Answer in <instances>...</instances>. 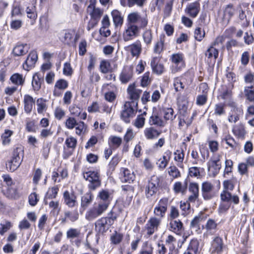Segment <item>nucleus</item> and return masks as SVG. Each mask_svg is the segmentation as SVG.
I'll return each mask as SVG.
<instances>
[{
	"instance_id": "nucleus-60",
	"label": "nucleus",
	"mask_w": 254,
	"mask_h": 254,
	"mask_svg": "<svg viewBox=\"0 0 254 254\" xmlns=\"http://www.w3.org/2000/svg\"><path fill=\"white\" fill-rule=\"evenodd\" d=\"M164 118L166 120H173L175 119L176 116H174V111L171 108H165L163 109Z\"/></svg>"
},
{
	"instance_id": "nucleus-49",
	"label": "nucleus",
	"mask_w": 254,
	"mask_h": 254,
	"mask_svg": "<svg viewBox=\"0 0 254 254\" xmlns=\"http://www.w3.org/2000/svg\"><path fill=\"white\" fill-rule=\"evenodd\" d=\"M64 215L71 222L76 221L79 217V214L77 210L69 211L67 210L64 212Z\"/></svg>"
},
{
	"instance_id": "nucleus-4",
	"label": "nucleus",
	"mask_w": 254,
	"mask_h": 254,
	"mask_svg": "<svg viewBox=\"0 0 254 254\" xmlns=\"http://www.w3.org/2000/svg\"><path fill=\"white\" fill-rule=\"evenodd\" d=\"M221 155L216 154L208 161V172L210 176L215 177L219 172L221 168Z\"/></svg>"
},
{
	"instance_id": "nucleus-45",
	"label": "nucleus",
	"mask_w": 254,
	"mask_h": 254,
	"mask_svg": "<svg viewBox=\"0 0 254 254\" xmlns=\"http://www.w3.org/2000/svg\"><path fill=\"white\" fill-rule=\"evenodd\" d=\"M80 235V230L76 228H69L66 233V238L70 240L78 238Z\"/></svg>"
},
{
	"instance_id": "nucleus-47",
	"label": "nucleus",
	"mask_w": 254,
	"mask_h": 254,
	"mask_svg": "<svg viewBox=\"0 0 254 254\" xmlns=\"http://www.w3.org/2000/svg\"><path fill=\"white\" fill-rule=\"evenodd\" d=\"M168 174L172 179L181 177V174L177 167L174 165L170 166L168 169Z\"/></svg>"
},
{
	"instance_id": "nucleus-51",
	"label": "nucleus",
	"mask_w": 254,
	"mask_h": 254,
	"mask_svg": "<svg viewBox=\"0 0 254 254\" xmlns=\"http://www.w3.org/2000/svg\"><path fill=\"white\" fill-rule=\"evenodd\" d=\"M75 127L76 133L78 135L84 134L87 129V127L83 122H78Z\"/></svg>"
},
{
	"instance_id": "nucleus-57",
	"label": "nucleus",
	"mask_w": 254,
	"mask_h": 254,
	"mask_svg": "<svg viewBox=\"0 0 254 254\" xmlns=\"http://www.w3.org/2000/svg\"><path fill=\"white\" fill-rule=\"evenodd\" d=\"M144 42L147 45H150L152 42V34L150 29H146L143 33Z\"/></svg>"
},
{
	"instance_id": "nucleus-41",
	"label": "nucleus",
	"mask_w": 254,
	"mask_h": 254,
	"mask_svg": "<svg viewBox=\"0 0 254 254\" xmlns=\"http://www.w3.org/2000/svg\"><path fill=\"white\" fill-rule=\"evenodd\" d=\"M59 191V188L57 186L52 187L47 192L44 198V203L45 204H48V199H53L57 197L58 192Z\"/></svg>"
},
{
	"instance_id": "nucleus-59",
	"label": "nucleus",
	"mask_w": 254,
	"mask_h": 254,
	"mask_svg": "<svg viewBox=\"0 0 254 254\" xmlns=\"http://www.w3.org/2000/svg\"><path fill=\"white\" fill-rule=\"evenodd\" d=\"M174 160L175 161L182 163L185 157V154L183 149L177 150L174 153Z\"/></svg>"
},
{
	"instance_id": "nucleus-23",
	"label": "nucleus",
	"mask_w": 254,
	"mask_h": 254,
	"mask_svg": "<svg viewBox=\"0 0 254 254\" xmlns=\"http://www.w3.org/2000/svg\"><path fill=\"white\" fill-rule=\"evenodd\" d=\"M189 190L191 193L189 197L190 202H194L199 196V186L196 183H190L189 187Z\"/></svg>"
},
{
	"instance_id": "nucleus-55",
	"label": "nucleus",
	"mask_w": 254,
	"mask_h": 254,
	"mask_svg": "<svg viewBox=\"0 0 254 254\" xmlns=\"http://www.w3.org/2000/svg\"><path fill=\"white\" fill-rule=\"evenodd\" d=\"M22 152L23 151L21 148H16L13 151L11 159L15 161H16L17 162H19V163L21 164L22 159H21L20 156L23 154Z\"/></svg>"
},
{
	"instance_id": "nucleus-43",
	"label": "nucleus",
	"mask_w": 254,
	"mask_h": 254,
	"mask_svg": "<svg viewBox=\"0 0 254 254\" xmlns=\"http://www.w3.org/2000/svg\"><path fill=\"white\" fill-rule=\"evenodd\" d=\"M25 11L29 18L35 19L37 17L36 8L34 4L33 3L28 6Z\"/></svg>"
},
{
	"instance_id": "nucleus-61",
	"label": "nucleus",
	"mask_w": 254,
	"mask_h": 254,
	"mask_svg": "<svg viewBox=\"0 0 254 254\" xmlns=\"http://www.w3.org/2000/svg\"><path fill=\"white\" fill-rule=\"evenodd\" d=\"M176 239L172 235H169L165 240V245L167 246L170 251H174L175 249L174 243Z\"/></svg>"
},
{
	"instance_id": "nucleus-21",
	"label": "nucleus",
	"mask_w": 254,
	"mask_h": 254,
	"mask_svg": "<svg viewBox=\"0 0 254 254\" xmlns=\"http://www.w3.org/2000/svg\"><path fill=\"white\" fill-rule=\"evenodd\" d=\"M171 61L177 69L176 71L180 70L185 66V61L184 55L182 53L175 54L172 55Z\"/></svg>"
},
{
	"instance_id": "nucleus-12",
	"label": "nucleus",
	"mask_w": 254,
	"mask_h": 254,
	"mask_svg": "<svg viewBox=\"0 0 254 254\" xmlns=\"http://www.w3.org/2000/svg\"><path fill=\"white\" fill-rule=\"evenodd\" d=\"M97 198L98 199L97 204L107 210L111 200L109 191L105 190H100L98 194Z\"/></svg>"
},
{
	"instance_id": "nucleus-10",
	"label": "nucleus",
	"mask_w": 254,
	"mask_h": 254,
	"mask_svg": "<svg viewBox=\"0 0 254 254\" xmlns=\"http://www.w3.org/2000/svg\"><path fill=\"white\" fill-rule=\"evenodd\" d=\"M201 193L203 199L206 200H210L215 196L214 187L211 183L208 181L202 183Z\"/></svg>"
},
{
	"instance_id": "nucleus-15",
	"label": "nucleus",
	"mask_w": 254,
	"mask_h": 254,
	"mask_svg": "<svg viewBox=\"0 0 254 254\" xmlns=\"http://www.w3.org/2000/svg\"><path fill=\"white\" fill-rule=\"evenodd\" d=\"M235 12L236 10L232 4L230 3L226 5L223 11L222 20L224 24L227 25Z\"/></svg>"
},
{
	"instance_id": "nucleus-31",
	"label": "nucleus",
	"mask_w": 254,
	"mask_h": 254,
	"mask_svg": "<svg viewBox=\"0 0 254 254\" xmlns=\"http://www.w3.org/2000/svg\"><path fill=\"white\" fill-rule=\"evenodd\" d=\"M170 230L180 235L184 230L183 224L180 220H170Z\"/></svg>"
},
{
	"instance_id": "nucleus-11",
	"label": "nucleus",
	"mask_w": 254,
	"mask_h": 254,
	"mask_svg": "<svg viewBox=\"0 0 254 254\" xmlns=\"http://www.w3.org/2000/svg\"><path fill=\"white\" fill-rule=\"evenodd\" d=\"M161 223V219L155 217H151L145 226L146 234L150 236L157 231Z\"/></svg>"
},
{
	"instance_id": "nucleus-26",
	"label": "nucleus",
	"mask_w": 254,
	"mask_h": 254,
	"mask_svg": "<svg viewBox=\"0 0 254 254\" xmlns=\"http://www.w3.org/2000/svg\"><path fill=\"white\" fill-rule=\"evenodd\" d=\"M159 57H153L150 64L153 71L157 74H161L164 71V66L162 64L159 63Z\"/></svg>"
},
{
	"instance_id": "nucleus-54",
	"label": "nucleus",
	"mask_w": 254,
	"mask_h": 254,
	"mask_svg": "<svg viewBox=\"0 0 254 254\" xmlns=\"http://www.w3.org/2000/svg\"><path fill=\"white\" fill-rule=\"evenodd\" d=\"M214 114L217 116H221L226 113L225 105L223 103H218L215 105Z\"/></svg>"
},
{
	"instance_id": "nucleus-14",
	"label": "nucleus",
	"mask_w": 254,
	"mask_h": 254,
	"mask_svg": "<svg viewBox=\"0 0 254 254\" xmlns=\"http://www.w3.org/2000/svg\"><path fill=\"white\" fill-rule=\"evenodd\" d=\"M135 178L134 172L127 168H122L120 170V179L123 183H132Z\"/></svg>"
},
{
	"instance_id": "nucleus-27",
	"label": "nucleus",
	"mask_w": 254,
	"mask_h": 254,
	"mask_svg": "<svg viewBox=\"0 0 254 254\" xmlns=\"http://www.w3.org/2000/svg\"><path fill=\"white\" fill-rule=\"evenodd\" d=\"M243 114V110L240 108L233 107L228 117V121L230 123H235L240 120Z\"/></svg>"
},
{
	"instance_id": "nucleus-19",
	"label": "nucleus",
	"mask_w": 254,
	"mask_h": 254,
	"mask_svg": "<svg viewBox=\"0 0 254 254\" xmlns=\"http://www.w3.org/2000/svg\"><path fill=\"white\" fill-rule=\"evenodd\" d=\"M161 133V130H159L153 127H146L143 130L144 135L147 140L155 139L159 136Z\"/></svg>"
},
{
	"instance_id": "nucleus-52",
	"label": "nucleus",
	"mask_w": 254,
	"mask_h": 254,
	"mask_svg": "<svg viewBox=\"0 0 254 254\" xmlns=\"http://www.w3.org/2000/svg\"><path fill=\"white\" fill-rule=\"evenodd\" d=\"M13 133L10 130H5L4 132L1 135L2 143L4 145L8 144L10 142V136Z\"/></svg>"
},
{
	"instance_id": "nucleus-37",
	"label": "nucleus",
	"mask_w": 254,
	"mask_h": 254,
	"mask_svg": "<svg viewBox=\"0 0 254 254\" xmlns=\"http://www.w3.org/2000/svg\"><path fill=\"white\" fill-rule=\"evenodd\" d=\"M35 101L33 97L29 95H26L24 97V111L27 113H30L33 108Z\"/></svg>"
},
{
	"instance_id": "nucleus-22",
	"label": "nucleus",
	"mask_w": 254,
	"mask_h": 254,
	"mask_svg": "<svg viewBox=\"0 0 254 254\" xmlns=\"http://www.w3.org/2000/svg\"><path fill=\"white\" fill-rule=\"evenodd\" d=\"M224 248L223 240L219 237H215L212 241L211 244L212 253H216L221 254Z\"/></svg>"
},
{
	"instance_id": "nucleus-5",
	"label": "nucleus",
	"mask_w": 254,
	"mask_h": 254,
	"mask_svg": "<svg viewBox=\"0 0 254 254\" xmlns=\"http://www.w3.org/2000/svg\"><path fill=\"white\" fill-rule=\"evenodd\" d=\"M160 184V179L157 176H153L149 180L145 187V193L147 198H150L158 191Z\"/></svg>"
},
{
	"instance_id": "nucleus-39",
	"label": "nucleus",
	"mask_w": 254,
	"mask_h": 254,
	"mask_svg": "<svg viewBox=\"0 0 254 254\" xmlns=\"http://www.w3.org/2000/svg\"><path fill=\"white\" fill-rule=\"evenodd\" d=\"M11 82L16 86H22L25 82V77L22 74L16 73L12 75L10 78Z\"/></svg>"
},
{
	"instance_id": "nucleus-50",
	"label": "nucleus",
	"mask_w": 254,
	"mask_h": 254,
	"mask_svg": "<svg viewBox=\"0 0 254 254\" xmlns=\"http://www.w3.org/2000/svg\"><path fill=\"white\" fill-rule=\"evenodd\" d=\"M224 140L226 143L230 146L232 150H237L239 149V144L236 142L234 139L230 136L226 137Z\"/></svg>"
},
{
	"instance_id": "nucleus-16",
	"label": "nucleus",
	"mask_w": 254,
	"mask_h": 254,
	"mask_svg": "<svg viewBox=\"0 0 254 254\" xmlns=\"http://www.w3.org/2000/svg\"><path fill=\"white\" fill-rule=\"evenodd\" d=\"M207 218V215L203 213H200L195 216L191 221L190 227L193 229L197 234H200L201 231L200 228V223L204 222Z\"/></svg>"
},
{
	"instance_id": "nucleus-30",
	"label": "nucleus",
	"mask_w": 254,
	"mask_h": 254,
	"mask_svg": "<svg viewBox=\"0 0 254 254\" xmlns=\"http://www.w3.org/2000/svg\"><path fill=\"white\" fill-rule=\"evenodd\" d=\"M87 10L90 12V15L91 18L99 21L103 13V10L96 7L93 4H90L88 6Z\"/></svg>"
},
{
	"instance_id": "nucleus-28",
	"label": "nucleus",
	"mask_w": 254,
	"mask_h": 254,
	"mask_svg": "<svg viewBox=\"0 0 254 254\" xmlns=\"http://www.w3.org/2000/svg\"><path fill=\"white\" fill-rule=\"evenodd\" d=\"M127 49L133 57H138L142 51L141 44L140 41L137 40L127 47Z\"/></svg>"
},
{
	"instance_id": "nucleus-2",
	"label": "nucleus",
	"mask_w": 254,
	"mask_h": 254,
	"mask_svg": "<svg viewBox=\"0 0 254 254\" xmlns=\"http://www.w3.org/2000/svg\"><path fill=\"white\" fill-rule=\"evenodd\" d=\"M84 179L89 182L88 188L90 190H94L101 185L100 174L97 171H89L83 173Z\"/></svg>"
},
{
	"instance_id": "nucleus-35",
	"label": "nucleus",
	"mask_w": 254,
	"mask_h": 254,
	"mask_svg": "<svg viewBox=\"0 0 254 254\" xmlns=\"http://www.w3.org/2000/svg\"><path fill=\"white\" fill-rule=\"evenodd\" d=\"M218 53L217 49L213 46L208 48L205 53V57L207 58V62H211L212 60L215 62L218 58Z\"/></svg>"
},
{
	"instance_id": "nucleus-42",
	"label": "nucleus",
	"mask_w": 254,
	"mask_h": 254,
	"mask_svg": "<svg viewBox=\"0 0 254 254\" xmlns=\"http://www.w3.org/2000/svg\"><path fill=\"white\" fill-rule=\"evenodd\" d=\"M233 132L239 138H243L246 134L244 125L240 124L235 126L233 128Z\"/></svg>"
},
{
	"instance_id": "nucleus-34",
	"label": "nucleus",
	"mask_w": 254,
	"mask_h": 254,
	"mask_svg": "<svg viewBox=\"0 0 254 254\" xmlns=\"http://www.w3.org/2000/svg\"><path fill=\"white\" fill-rule=\"evenodd\" d=\"M133 71L132 68H125L120 75V79L122 83H126L131 79Z\"/></svg>"
},
{
	"instance_id": "nucleus-29",
	"label": "nucleus",
	"mask_w": 254,
	"mask_h": 254,
	"mask_svg": "<svg viewBox=\"0 0 254 254\" xmlns=\"http://www.w3.org/2000/svg\"><path fill=\"white\" fill-rule=\"evenodd\" d=\"M94 198V195L90 190L85 193L81 198V207L83 210L91 203Z\"/></svg>"
},
{
	"instance_id": "nucleus-40",
	"label": "nucleus",
	"mask_w": 254,
	"mask_h": 254,
	"mask_svg": "<svg viewBox=\"0 0 254 254\" xmlns=\"http://www.w3.org/2000/svg\"><path fill=\"white\" fill-rule=\"evenodd\" d=\"M46 102L47 100L42 98L37 100V111L39 114H43L46 111L48 108Z\"/></svg>"
},
{
	"instance_id": "nucleus-56",
	"label": "nucleus",
	"mask_w": 254,
	"mask_h": 254,
	"mask_svg": "<svg viewBox=\"0 0 254 254\" xmlns=\"http://www.w3.org/2000/svg\"><path fill=\"white\" fill-rule=\"evenodd\" d=\"M157 251L159 254H172L173 251L168 250L165 244L158 242Z\"/></svg>"
},
{
	"instance_id": "nucleus-63",
	"label": "nucleus",
	"mask_w": 254,
	"mask_h": 254,
	"mask_svg": "<svg viewBox=\"0 0 254 254\" xmlns=\"http://www.w3.org/2000/svg\"><path fill=\"white\" fill-rule=\"evenodd\" d=\"M65 144L67 148L74 149L76 146L77 140L74 137L70 136L66 139Z\"/></svg>"
},
{
	"instance_id": "nucleus-36",
	"label": "nucleus",
	"mask_w": 254,
	"mask_h": 254,
	"mask_svg": "<svg viewBox=\"0 0 254 254\" xmlns=\"http://www.w3.org/2000/svg\"><path fill=\"white\" fill-rule=\"evenodd\" d=\"M111 14L115 27H121L124 21V17L122 15L121 13L118 10H114Z\"/></svg>"
},
{
	"instance_id": "nucleus-8",
	"label": "nucleus",
	"mask_w": 254,
	"mask_h": 254,
	"mask_svg": "<svg viewBox=\"0 0 254 254\" xmlns=\"http://www.w3.org/2000/svg\"><path fill=\"white\" fill-rule=\"evenodd\" d=\"M106 210L98 204H95L86 212L85 218L88 221H93L101 215Z\"/></svg>"
},
{
	"instance_id": "nucleus-32",
	"label": "nucleus",
	"mask_w": 254,
	"mask_h": 254,
	"mask_svg": "<svg viewBox=\"0 0 254 254\" xmlns=\"http://www.w3.org/2000/svg\"><path fill=\"white\" fill-rule=\"evenodd\" d=\"M44 75L36 73L33 76L32 82V87L35 91H39L41 87V84L44 81Z\"/></svg>"
},
{
	"instance_id": "nucleus-25",
	"label": "nucleus",
	"mask_w": 254,
	"mask_h": 254,
	"mask_svg": "<svg viewBox=\"0 0 254 254\" xmlns=\"http://www.w3.org/2000/svg\"><path fill=\"white\" fill-rule=\"evenodd\" d=\"M199 242L196 238H193L190 241V244L183 254H197L198 253Z\"/></svg>"
},
{
	"instance_id": "nucleus-1",
	"label": "nucleus",
	"mask_w": 254,
	"mask_h": 254,
	"mask_svg": "<svg viewBox=\"0 0 254 254\" xmlns=\"http://www.w3.org/2000/svg\"><path fill=\"white\" fill-rule=\"evenodd\" d=\"M137 106L136 102H126L121 114V117L125 122L129 123L130 119L135 116L137 110Z\"/></svg>"
},
{
	"instance_id": "nucleus-33",
	"label": "nucleus",
	"mask_w": 254,
	"mask_h": 254,
	"mask_svg": "<svg viewBox=\"0 0 254 254\" xmlns=\"http://www.w3.org/2000/svg\"><path fill=\"white\" fill-rule=\"evenodd\" d=\"M28 46L25 44H17L13 48L12 53L15 56H21L26 54L29 50Z\"/></svg>"
},
{
	"instance_id": "nucleus-38",
	"label": "nucleus",
	"mask_w": 254,
	"mask_h": 254,
	"mask_svg": "<svg viewBox=\"0 0 254 254\" xmlns=\"http://www.w3.org/2000/svg\"><path fill=\"white\" fill-rule=\"evenodd\" d=\"M122 5L132 7L134 5L141 7L145 3L146 0H120Z\"/></svg>"
},
{
	"instance_id": "nucleus-24",
	"label": "nucleus",
	"mask_w": 254,
	"mask_h": 254,
	"mask_svg": "<svg viewBox=\"0 0 254 254\" xmlns=\"http://www.w3.org/2000/svg\"><path fill=\"white\" fill-rule=\"evenodd\" d=\"M128 94L129 98L132 100L131 101H135L137 102L140 95L142 92V90L140 89L136 88L134 84H130L127 89Z\"/></svg>"
},
{
	"instance_id": "nucleus-64",
	"label": "nucleus",
	"mask_w": 254,
	"mask_h": 254,
	"mask_svg": "<svg viewBox=\"0 0 254 254\" xmlns=\"http://www.w3.org/2000/svg\"><path fill=\"white\" fill-rule=\"evenodd\" d=\"M74 33L72 31H66L64 34L63 42L69 45L73 41Z\"/></svg>"
},
{
	"instance_id": "nucleus-6",
	"label": "nucleus",
	"mask_w": 254,
	"mask_h": 254,
	"mask_svg": "<svg viewBox=\"0 0 254 254\" xmlns=\"http://www.w3.org/2000/svg\"><path fill=\"white\" fill-rule=\"evenodd\" d=\"M192 81L191 77L188 74L175 78L173 80V86L175 91L179 92H182L185 87L190 83Z\"/></svg>"
},
{
	"instance_id": "nucleus-3",
	"label": "nucleus",
	"mask_w": 254,
	"mask_h": 254,
	"mask_svg": "<svg viewBox=\"0 0 254 254\" xmlns=\"http://www.w3.org/2000/svg\"><path fill=\"white\" fill-rule=\"evenodd\" d=\"M115 218V217H103L98 219L95 222L96 232L100 234H103L106 233L114 224Z\"/></svg>"
},
{
	"instance_id": "nucleus-17",
	"label": "nucleus",
	"mask_w": 254,
	"mask_h": 254,
	"mask_svg": "<svg viewBox=\"0 0 254 254\" xmlns=\"http://www.w3.org/2000/svg\"><path fill=\"white\" fill-rule=\"evenodd\" d=\"M38 59L37 52L35 51H31L28 55L26 60L23 64V68L27 71L33 67Z\"/></svg>"
},
{
	"instance_id": "nucleus-46",
	"label": "nucleus",
	"mask_w": 254,
	"mask_h": 254,
	"mask_svg": "<svg viewBox=\"0 0 254 254\" xmlns=\"http://www.w3.org/2000/svg\"><path fill=\"white\" fill-rule=\"evenodd\" d=\"M150 125H155L159 127H164L165 123L158 116H152L149 121Z\"/></svg>"
},
{
	"instance_id": "nucleus-62",
	"label": "nucleus",
	"mask_w": 254,
	"mask_h": 254,
	"mask_svg": "<svg viewBox=\"0 0 254 254\" xmlns=\"http://www.w3.org/2000/svg\"><path fill=\"white\" fill-rule=\"evenodd\" d=\"M7 170L11 172L16 170L20 165L19 162H17L12 159L10 160L6 164Z\"/></svg>"
},
{
	"instance_id": "nucleus-18",
	"label": "nucleus",
	"mask_w": 254,
	"mask_h": 254,
	"mask_svg": "<svg viewBox=\"0 0 254 254\" xmlns=\"http://www.w3.org/2000/svg\"><path fill=\"white\" fill-rule=\"evenodd\" d=\"M202 227L206 230V233L203 234L204 237H207L208 235H214L217 231V224L212 219H209L205 226H202Z\"/></svg>"
},
{
	"instance_id": "nucleus-7",
	"label": "nucleus",
	"mask_w": 254,
	"mask_h": 254,
	"mask_svg": "<svg viewBox=\"0 0 254 254\" xmlns=\"http://www.w3.org/2000/svg\"><path fill=\"white\" fill-rule=\"evenodd\" d=\"M139 33V27L135 24H127L123 32V37L125 41L127 42L137 37Z\"/></svg>"
},
{
	"instance_id": "nucleus-9",
	"label": "nucleus",
	"mask_w": 254,
	"mask_h": 254,
	"mask_svg": "<svg viewBox=\"0 0 254 254\" xmlns=\"http://www.w3.org/2000/svg\"><path fill=\"white\" fill-rule=\"evenodd\" d=\"M168 198L164 197L161 199L154 209V214L159 219L163 218L167 210Z\"/></svg>"
},
{
	"instance_id": "nucleus-53",
	"label": "nucleus",
	"mask_w": 254,
	"mask_h": 254,
	"mask_svg": "<svg viewBox=\"0 0 254 254\" xmlns=\"http://www.w3.org/2000/svg\"><path fill=\"white\" fill-rule=\"evenodd\" d=\"M164 39L163 37H160L154 45L153 52L156 54H160L163 51Z\"/></svg>"
},
{
	"instance_id": "nucleus-58",
	"label": "nucleus",
	"mask_w": 254,
	"mask_h": 254,
	"mask_svg": "<svg viewBox=\"0 0 254 254\" xmlns=\"http://www.w3.org/2000/svg\"><path fill=\"white\" fill-rule=\"evenodd\" d=\"M123 239V235L116 231L111 235L110 238L112 243L115 245L120 243Z\"/></svg>"
},
{
	"instance_id": "nucleus-44",
	"label": "nucleus",
	"mask_w": 254,
	"mask_h": 254,
	"mask_svg": "<svg viewBox=\"0 0 254 254\" xmlns=\"http://www.w3.org/2000/svg\"><path fill=\"white\" fill-rule=\"evenodd\" d=\"M244 94L247 99L250 102L254 101V86H246L244 89Z\"/></svg>"
},
{
	"instance_id": "nucleus-13",
	"label": "nucleus",
	"mask_w": 254,
	"mask_h": 254,
	"mask_svg": "<svg viewBox=\"0 0 254 254\" xmlns=\"http://www.w3.org/2000/svg\"><path fill=\"white\" fill-rule=\"evenodd\" d=\"M64 203L69 208H74L77 206V197L73 192L65 190L63 193Z\"/></svg>"
},
{
	"instance_id": "nucleus-48",
	"label": "nucleus",
	"mask_w": 254,
	"mask_h": 254,
	"mask_svg": "<svg viewBox=\"0 0 254 254\" xmlns=\"http://www.w3.org/2000/svg\"><path fill=\"white\" fill-rule=\"evenodd\" d=\"M140 16L137 12H133L129 13L127 17V24H135L139 20Z\"/></svg>"
},
{
	"instance_id": "nucleus-20",
	"label": "nucleus",
	"mask_w": 254,
	"mask_h": 254,
	"mask_svg": "<svg viewBox=\"0 0 254 254\" xmlns=\"http://www.w3.org/2000/svg\"><path fill=\"white\" fill-rule=\"evenodd\" d=\"M199 11L200 4L198 2L190 3L187 6L185 9V12L192 18L196 17Z\"/></svg>"
}]
</instances>
